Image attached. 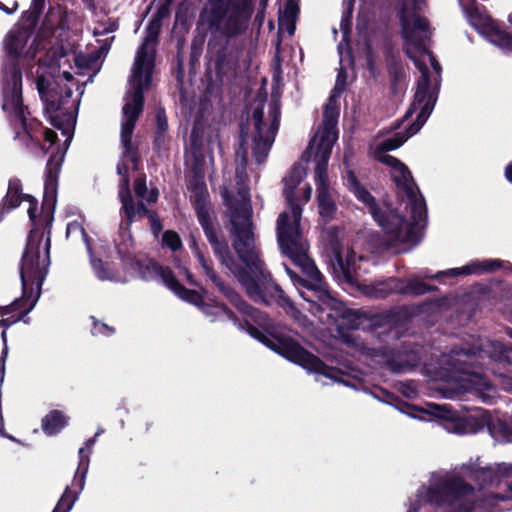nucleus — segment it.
Returning a JSON list of instances; mask_svg holds the SVG:
<instances>
[{"mask_svg": "<svg viewBox=\"0 0 512 512\" xmlns=\"http://www.w3.org/2000/svg\"><path fill=\"white\" fill-rule=\"evenodd\" d=\"M423 0L403 1L399 18L402 35L405 40V51L421 72L415 100L406 113V117L417 114L416 121L407 131L397 133L374 145L377 160L392 168L391 175L398 188L401 203L396 209L384 203L381 207L375 204L371 194L362 187L352 172L347 174V186L350 191L369 209L374 220L384 231L388 244H416L419 241V230L426 217L425 201L416 187L408 168L387 151L400 147L408 138L417 133L431 114L436 102V90L440 83L441 66L427 48L431 32L426 19L419 15Z\"/></svg>", "mask_w": 512, "mask_h": 512, "instance_id": "obj_1", "label": "nucleus"}, {"mask_svg": "<svg viewBox=\"0 0 512 512\" xmlns=\"http://www.w3.org/2000/svg\"><path fill=\"white\" fill-rule=\"evenodd\" d=\"M191 149L186 155V165L192 169L193 176L189 180V187L195 198V209L198 220L204 233L211 244L214 253L245 287L249 296L255 301L268 303L267 293L273 294L277 302L294 316L295 308L283 290L270 281L264 264L259 258L254 243V233L251 221L252 209L250 205L245 173L246 150L241 147L236 153V161L240 162L236 170L237 187H224L222 196L228 209V215L232 225L234 236V248L246 265L248 271H244L234 264L227 244L217 237L213 225L211 205L206 201L208 192L204 183L203 155L197 140V131L194 129L191 136Z\"/></svg>", "mask_w": 512, "mask_h": 512, "instance_id": "obj_2", "label": "nucleus"}, {"mask_svg": "<svg viewBox=\"0 0 512 512\" xmlns=\"http://www.w3.org/2000/svg\"><path fill=\"white\" fill-rule=\"evenodd\" d=\"M307 169L302 164L295 165L284 178V195L288 210L282 212L277 220V239L281 251L297 265L304 277L297 276L286 267L299 295L309 304V310L323 323L334 320L337 326L338 317L344 318L348 311L342 302L334 298L314 262L308 255L309 244L302 232V208L295 189L306 177Z\"/></svg>", "mask_w": 512, "mask_h": 512, "instance_id": "obj_3", "label": "nucleus"}, {"mask_svg": "<svg viewBox=\"0 0 512 512\" xmlns=\"http://www.w3.org/2000/svg\"><path fill=\"white\" fill-rule=\"evenodd\" d=\"M157 37H145L144 42L138 48L128 80V91L123 106V119L121 122V144L123 147L121 162L117 166V172L121 176L119 197L122 203V211L126 221L120 224V237L122 245L127 248L132 237L130 225L137 215L146 213L143 203L135 205L129 193V179L127 173L130 169H137L136 149L131 139L135 123L143 110L144 97L152 82L154 70Z\"/></svg>", "mask_w": 512, "mask_h": 512, "instance_id": "obj_4", "label": "nucleus"}, {"mask_svg": "<svg viewBox=\"0 0 512 512\" xmlns=\"http://www.w3.org/2000/svg\"><path fill=\"white\" fill-rule=\"evenodd\" d=\"M22 202L28 203L27 212L30 220L33 222V228L28 236L20 268L23 295L29 299L32 298V305L25 311L27 313L33 308L40 295L41 286L50 264L49 251L52 217H47L45 226H41L39 222H36V199L31 195L22 194L21 182L18 179H12L9 182L8 191L3 200V208L13 209Z\"/></svg>", "mask_w": 512, "mask_h": 512, "instance_id": "obj_5", "label": "nucleus"}, {"mask_svg": "<svg viewBox=\"0 0 512 512\" xmlns=\"http://www.w3.org/2000/svg\"><path fill=\"white\" fill-rule=\"evenodd\" d=\"M344 89L341 82V74L335 88L324 107L323 122L312 138L306 154L313 156L316 162L315 184L317 190L318 211L322 220L331 221L337 214V192L330 185L327 175V163L330 158L332 147L337 140L338 134L336 125L339 117L337 97Z\"/></svg>", "mask_w": 512, "mask_h": 512, "instance_id": "obj_6", "label": "nucleus"}, {"mask_svg": "<svg viewBox=\"0 0 512 512\" xmlns=\"http://www.w3.org/2000/svg\"><path fill=\"white\" fill-rule=\"evenodd\" d=\"M269 332L272 334L273 339H269L268 337L264 336L258 329L254 327L249 328V333L251 336L259 339L272 350L281 354L288 360L302 366L307 371L314 372L317 375L316 381L322 382L323 385H327L328 382L321 380V378H327L331 382L343 383L347 385V382L342 379V372L340 370L324 364L316 356L304 350L290 336L276 335L273 334L270 330Z\"/></svg>", "mask_w": 512, "mask_h": 512, "instance_id": "obj_7", "label": "nucleus"}, {"mask_svg": "<svg viewBox=\"0 0 512 512\" xmlns=\"http://www.w3.org/2000/svg\"><path fill=\"white\" fill-rule=\"evenodd\" d=\"M425 497L432 505L447 506L449 512H472L474 503L472 487L449 473L433 474Z\"/></svg>", "mask_w": 512, "mask_h": 512, "instance_id": "obj_8", "label": "nucleus"}, {"mask_svg": "<svg viewBox=\"0 0 512 512\" xmlns=\"http://www.w3.org/2000/svg\"><path fill=\"white\" fill-rule=\"evenodd\" d=\"M210 11L201 14V20L220 35L233 37L246 29L252 0H209Z\"/></svg>", "mask_w": 512, "mask_h": 512, "instance_id": "obj_9", "label": "nucleus"}, {"mask_svg": "<svg viewBox=\"0 0 512 512\" xmlns=\"http://www.w3.org/2000/svg\"><path fill=\"white\" fill-rule=\"evenodd\" d=\"M279 115L280 106L278 101L269 103L266 114L263 99H259L253 104V155L257 163H262L268 155L278 130Z\"/></svg>", "mask_w": 512, "mask_h": 512, "instance_id": "obj_10", "label": "nucleus"}, {"mask_svg": "<svg viewBox=\"0 0 512 512\" xmlns=\"http://www.w3.org/2000/svg\"><path fill=\"white\" fill-rule=\"evenodd\" d=\"M49 86V81L43 76L38 77L37 88L41 99L45 102L48 120L52 126L61 131L62 135L66 138L65 143H69L72 139L76 122L72 111L75 109V103L73 102L70 106H67L68 99L72 96V90L67 88L65 96L58 99L57 94L49 90Z\"/></svg>", "mask_w": 512, "mask_h": 512, "instance_id": "obj_11", "label": "nucleus"}, {"mask_svg": "<svg viewBox=\"0 0 512 512\" xmlns=\"http://www.w3.org/2000/svg\"><path fill=\"white\" fill-rule=\"evenodd\" d=\"M451 368L452 374L448 375V381L451 382V393L446 397L453 398L457 394L464 392L474 393L484 403H492L496 397V388L491 385L481 374L462 370V363L459 359L450 363L446 360Z\"/></svg>", "mask_w": 512, "mask_h": 512, "instance_id": "obj_12", "label": "nucleus"}, {"mask_svg": "<svg viewBox=\"0 0 512 512\" xmlns=\"http://www.w3.org/2000/svg\"><path fill=\"white\" fill-rule=\"evenodd\" d=\"M22 74L15 62L9 63L4 72L2 93V108L8 112L15 120L19 121L23 128L29 132L32 124L28 119L29 112L22 103Z\"/></svg>", "mask_w": 512, "mask_h": 512, "instance_id": "obj_13", "label": "nucleus"}, {"mask_svg": "<svg viewBox=\"0 0 512 512\" xmlns=\"http://www.w3.org/2000/svg\"><path fill=\"white\" fill-rule=\"evenodd\" d=\"M470 23L492 44L512 51V36L500 30L487 15L482 14L475 0H458Z\"/></svg>", "mask_w": 512, "mask_h": 512, "instance_id": "obj_14", "label": "nucleus"}, {"mask_svg": "<svg viewBox=\"0 0 512 512\" xmlns=\"http://www.w3.org/2000/svg\"><path fill=\"white\" fill-rule=\"evenodd\" d=\"M192 250L205 274L211 279L213 283L216 284L221 292L229 297L231 303H233L234 306L237 307L242 314L246 315L258 325L263 326L265 329L269 330L271 328V323L268 317L243 302L237 294L230 291L219 281L208 261L205 259L204 255L195 243L193 244Z\"/></svg>", "mask_w": 512, "mask_h": 512, "instance_id": "obj_15", "label": "nucleus"}, {"mask_svg": "<svg viewBox=\"0 0 512 512\" xmlns=\"http://www.w3.org/2000/svg\"><path fill=\"white\" fill-rule=\"evenodd\" d=\"M141 276L145 280H156L164 283L181 299L199 306L202 303V296L193 290L183 287L174 277L169 269L163 268L153 261H149L141 269Z\"/></svg>", "mask_w": 512, "mask_h": 512, "instance_id": "obj_16", "label": "nucleus"}, {"mask_svg": "<svg viewBox=\"0 0 512 512\" xmlns=\"http://www.w3.org/2000/svg\"><path fill=\"white\" fill-rule=\"evenodd\" d=\"M363 260L362 256H357L349 247H343L336 251L332 261L335 278L341 284L350 286L360 285L359 278L361 276V262Z\"/></svg>", "mask_w": 512, "mask_h": 512, "instance_id": "obj_17", "label": "nucleus"}, {"mask_svg": "<svg viewBox=\"0 0 512 512\" xmlns=\"http://www.w3.org/2000/svg\"><path fill=\"white\" fill-rule=\"evenodd\" d=\"M427 291V286L417 277L413 276L406 283L398 279H389L387 282L378 283L374 287L371 295L374 297H384L389 292H398L404 294H423Z\"/></svg>", "mask_w": 512, "mask_h": 512, "instance_id": "obj_18", "label": "nucleus"}, {"mask_svg": "<svg viewBox=\"0 0 512 512\" xmlns=\"http://www.w3.org/2000/svg\"><path fill=\"white\" fill-rule=\"evenodd\" d=\"M463 475L479 481L481 484H492L499 477L512 475V465L498 464L496 468H474L463 466Z\"/></svg>", "mask_w": 512, "mask_h": 512, "instance_id": "obj_19", "label": "nucleus"}, {"mask_svg": "<svg viewBox=\"0 0 512 512\" xmlns=\"http://www.w3.org/2000/svg\"><path fill=\"white\" fill-rule=\"evenodd\" d=\"M512 351V346L504 345L497 341H481L477 347H463L459 351H455L456 356L464 355H476L478 352L486 354L488 357L493 358L497 361H504L505 354Z\"/></svg>", "mask_w": 512, "mask_h": 512, "instance_id": "obj_20", "label": "nucleus"}, {"mask_svg": "<svg viewBox=\"0 0 512 512\" xmlns=\"http://www.w3.org/2000/svg\"><path fill=\"white\" fill-rule=\"evenodd\" d=\"M482 424L488 427L491 436L501 441H512V418H493L489 413L481 415Z\"/></svg>", "mask_w": 512, "mask_h": 512, "instance_id": "obj_21", "label": "nucleus"}, {"mask_svg": "<svg viewBox=\"0 0 512 512\" xmlns=\"http://www.w3.org/2000/svg\"><path fill=\"white\" fill-rule=\"evenodd\" d=\"M500 265L501 262L499 260H475L463 267L448 269L446 271L440 272L439 274H437V277L440 275H478L486 272H493L496 269H498Z\"/></svg>", "mask_w": 512, "mask_h": 512, "instance_id": "obj_22", "label": "nucleus"}, {"mask_svg": "<svg viewBox=\"0 0 512 512\" xmlns=\"http://www.w3.org/2000/svg\"><path fill=\"white\" fill-rule=\"evenodd\" d=\"M30 37V32L24 27H14L7 34L4 45L7 53L12 57L20 56Z\"/></svg>", "mask_w": 512, "mask_h": 512, "instance_id": "obj_23", "label": "nucleus"}, {"mask_svg": "<svg viewBox=\"0 0 512 512\" xmlns=\"http://www.w3.org/2000/svg\"><path fill=\"white\" fill-rule=\"evenodd\" d=\"M63 155L52 156L47 163V173L45 177V194L54 196L56 192L57 176L61 168Z\"/></svg>", "mask_w": 512, "mask_h": 512, "instance_id": "obj_24", "label": "nucleus"}, {"mask_svg": "<svg viewBox=\"0 0 512 512\" xmlns=\"http://www.w3.org/2000/svg\"><path fill=\"white\" fill-rule=\"evenodd\" d=\"M68 423V418L58 410L51 411L42 419V429L48 436L59 433Z\"/></svg>", "mask_w": 512, "mask_h": 512, "instance_id": "obj_25", "label": "nucleus"}, {"mask_svg": "<svg viewBox=\"0 0 512 512\" xmlns=\"http://www.w3.org/2000/svg\"><path fill=\"white\" fill-rule=\"evenodd\" d=\"M91 265L96 277L101 281H125V277L108 263H103L101 260L97 259H91Z\"/></svg>", "mask_w": 512, "mask_h": 512, "instance_id": "obj_26", "label": "nucleus"}, {"mask_svg": "<svg viewBox=\"0 0 512 512\" xmlns=\"http://www.w3.org/2000/svg\"><path fill=\"white\" fill-rule=\"evenodd\" d=\"M215 65L217 73L225 75L236 68L237 59L232 54L223 51L217 55Z\"/></svg>", "mask_w": 512, "mask_h": 512, "instance_id": "obj_27", "label": "nucleus"}, {"mask_svg": "<svg viewBox=\"0 0 512 512\" xmlns=\"http://www.w3.org/2000/svg\"><path fill=\"white\" fill-rule=\"evenodd\" d=\"M66 237L71 240H81L85 242L88 251L91 250L88 236L83 228V223L81 221L75 220L68 223L66 229Z\"/></svg>", "mask_w": 512, "mask_h": 512, "instance_id": "obj_28", "label": "nucleus"}, {"mask_svg": "<svg viewBox=\"0 0 512 512\" xmlns=\"http://www.w3.org/2000/svg\"><path fill=\"white\" fill-rule=\"evenodd\" d=\"M107 51L108 47L102 46L97 51L92 52L88 56L80 54L76 57V63L81 68H95L102 54H106Z\"/></svg>", "mask_w": 512, "mask_h": 512, "instance_id": "obj_29", "label": "nucleus"}, {"mask_svg": "<svg viewBox=\"0 0 512 512\" xmlns=\"http://www.w3.org/2000/svg\"><path fill=\"white\" fill-rule=\"evenodd\" d=\"M134 191L135 194L143 201H146L148 203H153L157 201L158 191L155 189L148 191L144 178H138L135 180Z\"/></svg>", "mask_w": 512, "mask_h": 512, "instance_id": "obj_30", "label": "nucleus"}, {"mask_svg": "<svg viewBox=\"0 0 512 512\" xmlns=\"http://www.w3.org/2000/svg\"><path fill=\"white\" fill-rule=\"evenodd\" d=\"M97 436H98V433H96L94 438H91L86 442L85 447H82L79 449V469L83 470L81 482H83L85 473L87 472L88 464H89V454L91 452L92 446L94 445L95 438Z\"/></svg>", "mask_w": 512, "mask_h": 512, "instance_id": "obj_31", "label": "nucleus"}, {"mask_svg": "<svg viewBox=\"0 0 512 512\" xmlns=\"http://www.w3.org/2000/svg\"><path fill=\"white\" fill-rule=\"evenodd\" d=\"M162 245L172 251H177L182 247V241L176 232L167 230L162 235Z\"/></svg>", "mask_w": 512, "mask_h": 512, "instance_id": "obj_32", "label": "nucleus"}, {"mask_svg": "<svg viewBox=\"0 0 512 512\" xmlns=\"http://www.w3.org/2000/svg\"><path fill=\"white\" fill-rule=\"evenodd\" d=\"M76 499L77 496L73 495L67 488L53 512H69L72 509V506Z\"/></svg>", "mask_w": 512, "mask_h": 512, "instance_id": "obj_33", "label": "nucleus"}, {"mask_svg": "<svg viewBox=\"0 0 512 512\" xmlns=\"http://www.w3.org/2000/svg\"><path fill=\"white\" fill-rule=\"evenodd\" d=\"M503 371L498 372L499 383L504 390L512 393V367H503Z\"/></svg>", "mask_w": 512, "mask_h": 512, "instance_id": "obj_34", "label": "nucleus"}, {"mask_svg": "<svg viewBox=\"0 0 512 512\" xmlns=\"http://www.w3.org/2000/svg\"><path fill=\"white\" fill-rule=\"evenodd\" d=\"M204 307V312L206 314H209V312L206 310L207 307H213L215 310V315L220 319H231V313L221 304L215 303L213 305H210L208 303H205L202 305Z\"/></svg>", "mask_w": 512, "mask_h": 512, "instance_id": "obj_35", "label": "nucleus"}, {"mask_svg": "<svg viewBox=\"0 0 512 512\" xmlns=\"http://www.w3.org/2000/svg\"><path fill=\"white\" fill-rule=\"evenodd\" d=\"M469 421L470 419H467V420H458L457 422H455L453 424L454 428L452 429L450 426L452 425L451 423H449L447 426H446V429L448 431H453L455 433H458V434H464V433H468V432H473L472 429H468L467 426L469 424Z\"/></svg>", "mask_w": 512, "mask_h": 512, "instance_id": "obj_36", "label": "nucleus"}, {"mask_svg": "<svg viewBox=\"0 0 512 512\" xmlns=\"http://www.w3.org/2000/svg\"><path fill=\"white\" fill-rule=\"evenodd\" d=\"M298 15V8L293 2H288L285 5L284 11L280 19L296 20Z\"/></svg>", "mask_w": 512, "mask_h": 512, "instance_id": "obj_37", "label": "nucleus"}, {"mask_svg": "<svg viewBox=\"0 0 512 512\" xmlns=\"http://www.w3.org/2000/svg\"><path fill=\"white\" fill-rule=\"evenodd\" d=\"M143 215H147L149 217L151 231L154 234V236L157 237L162 229V225H161L159 219L153 213H150L148 210L146 213L142 212L139 216H143Z\"/></svg>", "mask_w": 512, "mask_h": 512, "instance_id": "obj_38", "label": "nucleus"}, {"mask_svg": "<svg viewBox=\"0 0 512 512\" xmlns=\"http://www.w3.org/2000/svg\"><path fill=\"white\" fill-rule=\"evenodd\" d=\"M93 333L111 335L114 333V329L104 323L94 322Z\"/></svg>", "mask_w": 512, "mask_h": 512, "instance_id": "obj_39", "label": "nucleus"}, {"mask_svg": "<svg viewBox=\"0 0 512 512\" xmlns=\"http://www.w3.org/2000/svg\"><path fill=\"white\" fill-rule=\"evenodd\" d=\"M295 22H296V20L280 19L279 20L280 29L286 30L288 32V34L292 35L295 31Z\"/></svg>", "mask_w": 512, "mask_h": 512, "instance_id": "obj_40", "label": "nucleus"}, {"mask_svg": "<svg viewBox=\"0 0 512 512\" xmlns=\"http://www.w3.org/2000/svg\"><path fill=\"white\" fill-rule=\"evenodd\" d=\"M157 123H158V128L160 130L164 131L167 128L166 117H165L164 112L161 110H159L157 112Z\"/></svg>", "mask_w": 512, "mask_h": 512, "instance_id": "obj_41", "label": "nucleus"}, {"mask_svg": "<svg viewBox=\"0 0 512 512\" xmlns=\"http://www.w3.org/2000/svg\"><path fill=\"white\" fill-rule=\"evenodd\" d=\"M433 413L441 418H446V419L452 418V416L450 415V412L447 411L445 407L435 406Z\"/></svg>", "mask_w": 512, "mask_h": 512, "instance_id": "obj_42", "label": "nucleus"}, {"mask_svg": "<svg viewBox=\"0 0 512 512\" xmlns=\"http://www.w3.org/2000/svg\"><path fill=\"white\" fill-rule=\"evenodd\" d=\"M45 6V0H33L32 10L34 14H40Z\"/></svg>", "mask_w": 512, "mask_h": 512, "instance_id": "obj_43", "label": "nucleus"}, {"mask_svg": "<svg viewBox=\"0 0 512 512\" xmlns=\"http://www.w3.org/2000/svg\"><path fill=\"white\" fill-rule=\"evenodd\" d=\"M114 30H115L114 25H110L109 27H103L102 25H100L99 27L95 28L94 35H96V36L104 35V34L113 32Z\"/></svg>", "mask_w": 512, "mask_h": 512, "instance_id": "obj_44", "label": "nucleus"}, {"mask_svg": "<svg viewBox=\"0 0 512 512\" xmlns=\"http://www.w3.org/2000/svg\"><path fill=\"white\" fill-rule=\"evenodd\" d=\"M311 194H312V188L310 185H307L304 189H303V193H302V199H303V202L304 203H307L310 198H311Z\"/></svg>", "mask_w": 512, "mask_h": 512, "instance_id": "obj_45", "label": "nucleus"}, {"mask_svg": "<svg viewBox=\"0 0 512 512\" xmlns=\"http://www.w3.org/2000/svg\"><path fill=\"white\" fill-rule=\"evenodd\" d=\"M44 137H45V140L50 142L51 144L54 143L55 139H56V134L55 132L51 131V130H48L46 129L44 131Z\"/></svg>", "mask_w": 512, "mask_h": 512, "instance_id": "obj_46", "label": "nucleus"}, {"mask_svg": "<svg viewBox=\"0 0 512 512\" xmlns=\"http://www.w3.org/2000/svg\"><path fill=\"white\" fill-rule=\"evenodd\" d=\"M506 179L512 183V163H510L505 169Z\"/></svg>", "mask_w": 512, "mask_h": 512, "instance_id": "obj_47", "label": "nucleus"}, {"mask_svg": "<svg viewBox=\"0 0 512 512\" xmlns=\"http://www.w3.org/2000/svg\"><path fill=\"white\" fill-rule=\"evenodd\" d=\"M420 500H417L408 510V512H417L418 511V506H417V503L419 502Z\"/></svg>", "mask_w": 512, "mask_h": 512, "instance_id": "obj_48", "label": "nucleus"}, {"mask_svg": "<svg viewBox=\"0 0 512 512\" xmlns=\"http://www.w3.org/2000/svg\"><path fill=\"white\" fill-rule=\"evenodd\" d=\"M509 488V494L505 497L506 499H512V483L507 484Z\"/></svg>", "mask_w": 512, "mask_h": 512, "instance_id": "obj_49", "label": "nucleus"}, {"mask_svg": "<svg viewBox=\"0 0 512 512\" xmlns=\"http://www.w3.org/2000/svg\"><path fill=\"white\" fill-rule=\"evenodd\" d=\"M63 77L66 81H70L72 79V75L69 72H64Z\"/></svg>", "mask_w": 512, "mask_h": 512, "instance_id": "obj_50", "label": "nucleus"}, {"mask_svg": "<svg viewBox=\"0 0 512 512\" xmlns=\"http://www.w3.org/2000/svg\"><path fill=\"white\" fill-rule=\"evenodd\" d=\"M367 64H368V66H369V69H370L371 71H373V68H374V67H373V63H372V60H371L370 56H368Z\"/></svg>", "mask_w": 512, "mask_h": 512, "instance_id": "obj_51", "label": "nucleus"}, {"mask_svg": "<svg viewBox=\"0 0 512 512\" xmlns=\"http://www.w3.org/2000/svg\"><path fill=\"white\" fill-rule=\"evenodd\" d=\"M507 333H508V335L512 338V329H509V330L507 331Z\"/></svg>", "mask_w": 512, "mask_h": 512, "instance_id": "obj_52", "label": "nucleus"}, {"mask_svg": "<svg viewBox=\"0 0 512 512\" xmlns=\"http://www.w3.org/2000/svg\"><path fill=\"white\" fill-rule=\"evenodd\" d=\"M353 3V0H349V6H351Z\"/></svg>", "mask_w": 512, "mask_h": 512, "instance_id": "obj_53", "label": "nucleus"}, {"mask_svg": "<svg viewBox=\"0 0 512 512\" xmlns=\"http://www.w3.org/2000/svg\"><path fill=\"white\" fill-rule=\"evenodd\" d=\"M187 277L190 279L191 275L186 271Z\"/></svg>", "mask_w": 512, "mask_h": 512, "instance_id": "obj_54", "label": "nucleus"}]
</instances>
